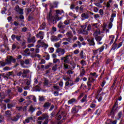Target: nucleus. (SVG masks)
I'll use <instances>...</instances> for the list:
<instances>
[{"instance_id": "38", "label": "nucleus", "mask_w": 124, "mask_h": 124, "mask_svg": "<svg viewBox=\"0 0 124 124\" xmlns=\"http://www.w3.org/2000/svg\"><path fill=\"white\" fill-rule=\"evenodd\" d=\"M45 28H46V24H45V23H42V24L40 26V30L41 31H42L43 30H44V29H45Z\"/></svg>"}, {"instance_id": "51", "label": "nucleus", "mask_w": 124, "mask_h": 124, "mask_svg": "<svg viewBox=\"0 0 124 124\" xmlns=\"http://www.w3.org/2000/svg\"><path fill=\"white\" fill-rule=\"evenodd\" d=\"M113 27V23L112 22H109L108 25V30L111 29V28Z\"/></svg>"}, {"instance_id": "42", "label": "nucleus", "mask_w": 124, "mask_h": 124, "mask_svg": "<svg viewBox=\"0 0 124 124\" xmlns=\"http://www.w3.org/2000/svg\"><path fill=\"white\" fill-rule=\"evenodd\" d=\"M60 63L61 62V61H60V59H58L57 58H55L53 59V63Z\"/></svg>"}, {"instance_id": "33", "label": "nucleus", "mask_w": 124, "mask_h": 124, "mask_svg": "<svg viewBox=\"0 0 124 124\" xmlns=\"http://www.w3.org/2000/svg\"><path fill=\"white\" fill-rule=\"evenodd\" d=\"M79 56L81 59H86V55L84 53V51L83 50L81 51Z\"/></svg>"}, {"instance_id": "16", "label": "nucleus", "mask_w": 124, "mask_h": 124, "mask_svg": "<svg viewBox=\"0 0 124 124\" xmlns=\"http://www.w3.org/2000/svg\"><path fill=\"white\" fill-rule=\"evenodd\" d=\"M105 93H102L101 94H100V95H96V98L98 99V101L99 102H100L101 101V100H102V96H103V95H105Z\"/></svg>"}, {"instance_id": "12", "label": "nucleus", "mask_w": 124, "mask_h": 124, "mask_svg": "<svg viewBox=\"0 0 124 124\" xmlns=\"http://www.w3.org/2000/svg\"><path fill=\"white\" fill-rule=\"evenodd\" d=\"M36 37L40 38V39H43L44 38V32L39 31L38 33L36 35Z\"/></svg>"}, {"instance_id": "43", "label": "nucleus", "mask_w": 124, "mask_h": 124, "mask_svg": "<svg viewBox=\"0 0 124 124\" xmlns=\"http://www.w3.org/2000/svg\"><path fill=\"white\" fill-rule=\"evenodd\" d=\"M20 64H21L22 67H24V68H26V67H27V66H26L25 65V61H22V60L20 61Z\"/></svg>"}, {"instance_id": "62", "label": "nucleus", "mask_w": 124, "mask_h": 124, "mask_svg": "<svg viewBox=\"0 0 124 124\" xmlns=\"http://www.w3.org/2000/svg\"><path fill=\"white\" fill-rule=\"evenodd\" d=\"M118 116L119 119H121V118H122V116H123V112L122 111L119 112L118 113Z\"/></svg>"}, {"instance_id": "45", "label": "nucleus", "mask_w": 124, "mask_h": 124, "mask_svg": "<svg viewBox=\"0 0 124 124\" xmlns=\"http://www.w3.org/2000/svg\"><path fill=\"white\" fill-rule=\"evenodd\" d=\"M54 46L56 48H60L61 47V43L60 42H57L54 44Z\"/></svg>"}, {"instance_id": "17", "label": "nucleus", "mask_w": 124, "mask_h": 124, "mask_svg": "<svg viewBox=\"0 0 124 124\" xmlns=\"http://www.w3.org/2000/svg\"><path fill=\"white\" fill-rule=\"evenodd\" d=\"M73 85H74V83H73V81L71 79H70L69 81H66L65 83V87H68V86L71 87Z\"/></svg>"}, {"instance_id": "7", "label": "nucleus", "mask_w": 124, "mask_h": 124, "mask_svg": "<svg viewBox=\"0 0 124 124\" xmlns=\"http://www.w3.org/2000/svg\"><path fill=\"white\" fill-rule=\"evenodd\" d=\"M66 36L67 37V41L70 44L72 43V37H73L72 32L71 31L67 32L66 33Z\"/></svg>"}, {"instance_id": "30", "label": "nucleus", "mask_w": 124, "mask_h": 124, "mask_svg": "<svg viewBox=\"0 0 124 124\" xmlns=\"http://www.w3.org/2000/svg\"><path fill=\"white\" fill-rule=\"evenodd\" d=\"M51 104L49 102H46L44 103L43 107L44 108H45V109H47L50 107V106H51Z\"/></svg>"}, {"instance_id": "34", "label": "nucleus", "mask_w": 124, "mask_h": 124, "mask_svg": "<svg viewBox=\"0 0 124 124\" xmlns=\"http://www.w3.org/2000/svg\"><path fill=\"white\" fill-rule=\"evenodd\" d=\"M80 64H81V68H84V66L85 65H87V62L86 61L83 60L80 61Z\"/></svg>"}, {"instance_id": "54", "label": "nucleus", "mask_w": 124, "mask_h": 124, "mask_svg": "<svg viewBox=\"0 0 124 124\" xmlns=\"http://www.w3.org/2000/svg\"><path fill=\"white\" fill-rule=\"evenodd\" d=\"M3 39H4L5 43H7V42H8V39H7L6 35H5L3 37Z\"/></svg>"}, {"instance_id": "1", "label": "nucleus", "mask_w": 124, "mask_h": 124, "mask_svg": "<svg viewBox=\"0 0 124 124\" xmlns=\"http://www.w3.org/2000/svg\"><path fill=\"white\" fill-rule=\"evenodd\" d=\"M57 16H52V10H50L49 14L47 16V19L49 22H53V24H56L57 20L59 21L62 19V17H59V15H62L63 13V11L62 10H55Z\"/></svg>"}, {"instance_id": "6", "label": "nucleus", "mask_w": 124, "mask_h": 124, "mask_svg": "<svg viewBox=\"0 0 124 124\" xmlns=\"http://www.w3.org/2000/svg\"><path fill=\"white\" fill-rule=\"evenodd\" d=\"M97 60L95 61V62L93 63V66L95 67H100L101 65V56H97Z\"/></svg>"}, {"instance_id": "23", "label": "nucleus", "mask_w": 124, "mask_h": 124, "mask_svg": "<svg viewBox=\"0 0 124 124\" xmlns=\"http://www.w3.org/2000/svg\"><path fill=\"white\" fill-rule=\"evenodd\" d=\"M32 120H33V118H32V117L31 116L30 117H28L27 119H25V121H23V124H29V123H30V121H32Z\"/></svg>"}, {"instance_id": "4", "label": "nucleus", "mask_w": 124, "mask_h": 124, "mask_svg": "<svg viewBox=\"0 0 124 124\" xmlns=\"http://www.w3.org/2000/svg\"><path fill=\"white\" fill-rule=\"evenodd\" d=\"M98 77V75L96 74V73H91L88 78V80L91 83H93L95 81H96V78Z\"/></svg>"}, {"instance_id": "26", "label": "nucleus", "mask_w": 124, "mask_h": 124, "mask_svg": "<svg viewBox=\"0 0 124 124\" xmlns=\"http://www.w3.org/2000/svg\"><path fill=\"white\" fill-rule=\"evenodd\" d=\"M86 26L84 27V29H82L81 31L83 33V34H89V31H88V27L87 28V30H86Z\"/></svg>"}, {"instance_id": "14", "label": "nucleus", "mask_w": 124, "mask_h": 124, "mask_svg": "<svg viewBox=\"0 0 124 124\" xmlns=\"http://www.w3.org/2000/svg\"><path fill=\"white\" fill-rule=\"evenodd\" d=\"M118 104H117V103H115L111 110V111L110 112L111 115H114V112H116V111H117V109H118Z\"/></svg>"}, {"instance_id": "27", "label": "nucleus", "mask_w": 124, "mask_h": 124, "mask_svg": "<svg viewBox=\"0 0 124 124\" xmlns=\"http://www.w3.org/2000/svg\"><path fill=\"white\" fill-rule=\"evenodd\" d=\"M81 17H83V19H89V17H90V15L89 13H83L81 15Z\"/></svg>"}, {"instance_id": "40", "label": "nucleus", "mask_w": 124, "mask_h": 124, "mask_svg": "<svg viewBox=\"0 0 124 124\" xmlns=\"http://www.w3.org/2000/svg\"><path fill=\"white\" fill-rule=\"evenodd\" d=\"M6 117H10L11 116V112L10 110H7L5 112Z\"/></svg>"}, {"instance_id": "2", "label": "nucleus", "mask_w": 124, "mask_h": 124, "mask_svg": "<svg viewBox=\"0 0 124 124\" xmlns=\"http://www.w3.org/2000/svg\"><path fill=\"white\" fill-rule=\"evenodd\" d=\"M5 62H6L0 61V65H1V66H5L6 64H11V62H16V59L10 56H9V57H7V59L5 60Z\"/></svg>"}, {"instance_id": "3", "label": "nucleus", "mask_w": 124, "mask_h": 124, "mask_svg": "<svg viewBox=\"0 0 124 124\" xmlns=\"http://www.w3.org/2000/svg\"><path fill=\"white\" fill-rule=\"evenodd\" d=\"M69 57H70V55H66L65 57L61 58V61H63V62H64L63 64V67L65 69H68V65L65 63H69V62L70 61L69 60Z\"/></svg>"}, {"instance_id": "8", "label": "nucleus", "mask_w": 124, "mask_h": 124, "mask_svg": "<svg viewBox=\"0 0 124 124\" xmlns=\"http://www.w3.org/2000/svg\"><path fill=\"white\" fill-rule=\"evenodd\" d=\"M123 45V42H120L119 44L114 42L112 46V48L110 49V51H115L116 49H119L120 47H122Z\"/></svg>"}, {"instance_id": "39", "label": "nucleus", "mask_w": 124, "mask_h": 124, "mask_svg": "<svg viewBox=\"0 0 124 124\" xmlns=\"http://www.w3.org/2000/svg\"><path fill=\"white\" fill-rule=\"evenodd\" d=\"M63 24L62 22H60L58 25V28H59V29H63L64 26L63 25Z\"/></svg>"}, {"instance_id": "57", "label": "nucleus", "mask_w": 124, "mask_h": 124, "mask_svg": "<svg viewBox=\"0 0 124 124\" xmlns=\"http://www.w3.org/2000/svg\"><path fill=\"white\" fill-rule=\"evenodd\" d=\"M91 83H92V82L91 81H89L88 80V81L87 82V85L90 90L91 89V87H92V84H91Z\"/></svg>"}, {"instance_id": "19", "label": "nucleus", "mask_w": 124, "mask_h": 124, "mask_svg": "<svg viewBox=\"0 0 124 124\" xmlns=\"http://www.w3.org/2000/svg\"><path fill=\"white\" fill-rule=\"evenodd\" d=\"M38 43L40 44H41L42 47L44 48V49H46V48H48V44H46L44 42H41V40H38Z\"/></svg>"}, {"instance_id": "28", "label": "nucleus", "mask_w": 124, "mask_h": 124, "mask_svg": "<svg viewBox=\"0 0 124 124\" xmlns=\"http://www.w3.org/2000/svg\"><path fill=\"white\" fill-rule=\"evenodd\" d=\"M28 42L29 43H34L35 42V37L33 36L31 38H28Z\"/></svg>"}, {"instance_id": "59", "label": "nucleus", "mask_w": 124, "mask_h": 124, "mask_svg": "<svg viewBox=\"0 0 124 124\" xmlns=\"http://www.w3.org/2000/svg\"><path fill=\"white\" fill-rule=\"evenodd\" d=\"M29 51H30V49L29 48H26L25 50H24V53L25 54H27V55H30V53H29Z\"/></svg>"}, {"instance_id": "60", "label": "nucleus", "mask_w": 124, "mask_h": 124, "mask_svg": "<svg viewBox=\"0 0 124 124\" xmlns=\"http://www.w3.org/2000/svg\"><path fill=\"white\" fill-rule=\"evenodd\" d=\"M79 10L81 12H83L84 11V5H81L79 7Z\"/></svg>"}, {"instance_id": "53", "label": "nucleus", "mask_w": 124, "mask_h": 124, "mask_svg": "<svg viewBox=\"0 0 124 124\" xmlns=\"http://www.w3.org/2000/svg\"><path fill=\"white\" fill-rule=\"evenodd\" d=\"M44 84L45 86H46V87L48 86V85L49 84V81H48V80L47 79H45L44 80Z\"/></svg>"}, {"instance_id": "44", "label": "nucleus", "mask_w": 124, "mask_h": 124, "mask_svg": "<svg viewBox=\"0 0 124 124\" xmlns=\"http://www.w3.org/2000/svg\"><path fill=\"white\" fill-rule=\"evenodd\" d=\"M39 101L42 102L45 100V98L43 96H39Z\"/></svg>"}, {"instance_id": "13", "label": "nucleus", "mask_w": 124, "mask_h": 124, "mask_svg": "<svg viewBox=\"0 0 124 124\" xmlns=\"http://www.w3.org/2000/svg\"><path fill=\"white\" fill-rule=\"evenodd\" d=\"M56 52L58 54H61V55H64V54L65 53V49H64L63 48H58L56 50Z\"/></svg>"}, {"instance_id": "41", "label": "nucleus", "mask_w": 124, "mask_h": 124, "mask_svg": "<svg viewBox=\"0 0 124 124\" xmlns=\"http://www.w3.org/2000/svg\"><path fill=\"white\" fill-rule=\"evenodd\" d=\"M72 112L73 114H76V113H78V110H77V108H73L72 109Z\"/></svg>"}, {"instance_id": "35", "label": "nucleus", "mask_w": 124, "mask_h": 124, "mask_svg": "<svg viewBox=\"0 0 124 124\" xmlns=\"http://www.w3.org/2000/svg\"><path fill=\"white\" fill-rule=\"evenodd\" d=\"M113 2V0H108V1L107 3V8H110L111 7V4Z\"/></svg>"}, {"instance_id": "25", "label": "nucleus", "mask_w": 124, "mask_h": 124, "mask_svg": "<svg viewBox=\"0 0 124 124\" xmlns=\"http://www.w3.org/2000/svg\"><path fill=\"white\" fill-rule=\"evenodd\" d=\"M99 34H100V30L99 29H96L93 34V36L96 37V36H98Z\"/></svg>"}, {"instance_id": "55", "label": "nucleus", "mask_w": 124, "mask_h": 124, "mask_svg": "<svg viewBox=\"0 0 124 124\" xmlns=\"http://www.w3.org/2000/svg\"><path fill=\"white\" fill-rule=\"evenodd\" d=\"M17 88L18 93H23V89L22 87H17Z\"/></svg>"}, {"instance_id": "5", "label": "nucleus", "mask_w": 124, "mask_h": 124, "mask_svg": "<svg viewBox=\"0 0 124 124\" xmlns=\"http://www.w3.org/2000/svg\"><path fill=\"white\" fill-rule=\"evenodd\" d=\"M98 29V27H97V23H92L91 24H89L87 26V31H94Z\"/></svg>"}, {"instance_id": "37", "label": "nucleus", "mask_w": 124, "mask_h": 124, "mask_svg": "<svg viewBox=\"0 0 124 124\" xmlns=\"http://www.w3.org/2000/svg\"><path fill=\"white\" fill-rule=\"evenodd\" d=\"M33 89L36 92H39L40 91V86H39V84L34 87Z\"/></svg>"}, {"instance_id": "50", "label": "nucleus", "mask_w": 124, "mask_h": 124, "mask_svg": "<svg viewBox=\"0 0 124 124\" xmlns=\"http://www.w3.org/2000/svg\"><path fill=\"white\" fill-rule=\"evenodd\" d=\"M58 69V65L55 64L54 66L52 67V70L53 71H57V70Z\"/></svg>"}, {"instance_id": "31", "label": "nucleus", "mask_w": 124, "mask_h": 124, "mask_svg": "<svg viewBox=\"0 0 124 124\" xmlns=\"http://www.w3.org/2000/svg\"><path fill=\"white\" fill-rule=\"evenodd\" d=\"M51 40L53 42H56L57 41H59V38H58V37H57L56 36H51Z\"/></svg>"}, {"instance_id": "32", "label": "nucleus", "mask_w": 124, "mask_h": 124, "mask_svg": "<svg viewBox=\"0 0 124 124\" xmlns=\"http://www.w3.org/2000/svg\"><path fill=\"white\" fill-rule=\"evenodd\" d=\"M12 73H13V72H8L5 75L3 76V78H7V79H8V77H9V76H11V75H12Z\"/></svg>"}, {"instance_id": "46", "label": "nucleus", "mask_w": 124, "mask_h": 124, "mask_svg": "<svg viewBox=\"0 0 124 124\" xmlns=\"http://www.w3.org/2000/svg\"><path fill=\"white\" fill-rule=\"evenodd\" d=\"M107 24L104 23L102 26L103 31H105V30L107 29Z\"/></svg>"}, {"instance_id": "18", "label": "nucleus", "mask_w": 124, "mask_h": 124, "mask_svg": "<svg viewBox=\"0 0 124 124\" xmlns=\"http://www.w3.org/2000/svg\"><path fill=\"white\" fill-rule=\"evenodd\" d=\"M21 117H22V115L17 114L16 117L15 116L13 118H11V120L12 121H13V122H17V121H18V120H19V119H20V118H21Z\"/></svg>"}, {"instance_id": "48", "label": "nucleus", "mask_w": 124, "mask_h": 124, "mask_svg": "<svg viewBox=\"0 0 124 124\" xmlns=\"http://www.w3.org/2000/svg\"><path fill=\"white\" fill-rule=\"evenodd\" d=\"M35 109L33 108L32 107H30L29 108V112H31V113H33L34 112Z\"/></svg>"}, {"instance_id": "49", "label": "nucleus", "mask_w": 124, "mask_h": 124, "mask_svg": "<svg viewBox=\"0 0 124 124\" xmlns=\"http://www.w3.org/2000/svg\"><path fill=\"white\" fill-rule=\"evenodd\" d=\"M31 62V60L30 59H26L24 61L25 64L28 65V64H30V62Z\"/></svg>"}, {"instance_id": "11", "label": "nucleus", "mask_w": 124, "mask_h": 124, "mask_svg": "<svg viewBox=\"0 0 124 124\" xmlns=\"http://www.w3.org/2000/svg\"><path fill=\"white\" fill-rule=\"evenodd\" d=\"M95 39L96 41H97L98 45H101V44H102V42H101V40H102V37L97 36L96 37H95Z\"/></svg>"}, {"instance_id": "21", "label": "nucleus", "mask_w": 124, "mask_h": 124, "mask_svg": "<svg viewBox=\"0 0 124 124\" xmlns=\"http://www.w3.org/2000/svg\"><path fill=\"white\" fill-rule=\"evenodd\" d=\"M109 45H112L114 43V40H115V36L111 35L109 36Z\"/></svg>"}, {"instance_id": "61", "label": "nucleus", "mask_w": 124, "mask_h": 124, "mask_svg": "<svg viewBox=\"0 0 124 124\" xmlns=\"http://www.w3.org/2000/svg\"><path fill=\"white\" fill-rule=\"evenodd\" d=\"M6 93H7V94H8L9 96H10V95L12 94L11 90H10V89L7 90Z\"/></svg>"}, {"instance_id": "22", "label": "nucleus", "mask_w": 124, "mask_h": 124, "mask_svg": "<svg viewBox=\"0 0 124 124\" xmlns=\"http://www.w3.org/2000/svg\"><path fill=\"white\" fill-rule=\"evenodd\" d=\"M75 102H77V100H76L75 98H73L68 101V104L69 105H70L71 104H73L74 103H75Z\"/></svg>"}, {"instance_id": "15", "label": "nucleus", "mask_w": 124, "mask_h": 124, "mask_svg": "<svg viewBox=\"0 0 124 124\" xmlns=\"http://www.w3.org/2000/svg\"><path fill=\"white\" fill-rule=\"evenodd\" d=\"M87 41L88 42L90 46H94V45H95V43H94V38L88 39Z\"/></svg>"}, {"instance_id": "56", "label": "nucleus", "mask_w": 124, "mask_h": 124, "mask_svg": "<svg viewBox=\"0 0 124 124\" xmlns=\"http://www.w3.org/2000/svg\"><path fill=\"white\" fill-rule=\"evenodd\" d=\"M99 9L96 7H93V11L95 13H97L98 12Z\"/></svg>"}, {"instance_id": "9", "label": "nucleus", "mask_w": 124, "mask_h": 124, "mask_svg": "<svg viewBox=\"0 0 124 124\" xmlns=\"http://www.w3.org/2000/svg\"><path fill=\"white\" fill-rule=\"evenodd\" d=\"M104 49H105V46H102L101 47L97 50H93V55L96 56V55H97L98 54H100L103 51V50H104Z\"/></svg>"}, {"instance_id": "10", "label": "nucleus", "mask_w": 124, "mask_h": 124, "mask_svg": "<svg viewBox=\"0 0 124 124\" xmlns=\"http://www.w3.org/2000/svg\"><path fill=\"white\" fill-rule=\"evenodd\" d=\"M16 11L17 13H19V14H24V9L20 8V7L18 5L16 6Z\"/></svg>"}, {"instance_id": "58", "label": "nucleus", "mask_w": 124, "mask_h": 124, "mask_svg": "<svg viewBox=\"0 0 124 124\" xmlns=\"http://www.w3.org/2000/svg\"><path fill=\"white\" fill-rule=\"evenodd\" d=\"M59 2H58V1H54L53 2V5H54L55 8H58V4Z\"/></svg>"}, {"instance_id": "24", "label": "nucleus", "mask_w": 124, "mask_h": 124, "mask_svg": "<svg viewBox=\"0 0 124 124\" xmlns=\"http://www.w3.org/2000/svg\"><path fill=\"white\" fill-rule=\"evenodd\" d=\"M63 114H64V113L63 112H59L56 116V119L57 120H61V119H62V116H63Z\"/></svg>"}, {"instance_id": "20", "label": "nucleus", "mask_w": 124, "mask_h": 124, "mask_svg": "<svg viewBox=\"0 0 124 124\" xmlns=\"http://www.w3.org/2000/svg\"><path fill=\"white\" fill-rule=\"evenodd\" d=\"M30 72L29 70H23V73H22V78H26L27 76L28 73Z\"/></svg>"}, {"instance_id": "29", "label": "nucleus", "mask_w": 124, "mask_h": 124, "mask_svg": "<svg viewBox=\"0 0 124 124\" xmlns=\"http://www.w3.org/2000/svg\"><path fill=\"white\" fill-rule=\"evenodd\" d=\"M31 98L34 102H36V97H35V96L31 95L27 97V99H31Z\"/></svg>"}, {"instance_id": "63", "label": "nucleus", "mask_w": 124, "mask_h": 124, "mask_svg": "<svg viewBox=\"0 0 124 124\" xmlns=\"http://www.w3.org/2000/svg\"><path fill=\"white\" fill-rule=\"evenodd\" d=\"M70 23V21L69 20H65L64 21V25H69V23Z\"/></svg>"}, {"instance_id": "64", "label": "nucleus", "mask_w": 124, "mask_h": 124, "mask_svg": "<svg viewBox=\"0 0 124 124\" xmlns=\"http://www.w3.org/2000/svg\"><path fill=\"white\" fill-rule=\"evenodd\" d=\"M94 5H95V6H97V7H101V6L100 5V3H94Z\"/></svg>"}, {"instance_id": "52", "label": "nucleus", "mask_w": 124, "mask_h": 124, "mask_svg": "<svg viewBox=\"0 0 124 124\" xmlns=\"http://www.w3.org/2000/svg\"><path fill=\"white\" fill-rule=\"evenodd\" d=\"M87 96L85 95L81 100V102H86L87 100Z\"/></svg>"}, {"instance_id": "47", "label": "nucleus", "mask_w": 124, "mask_h": 124, "mask_svg": "<svg viewBox=\"0 0 124 124\" xmlns=\"http://www.w3.org/2000/svg\"><path fill=\"white\" fill-rule=\"evenodd\" d=\"M63 79L64 80V81H67V82H68L70 80V78L68 77H63Z\"/></svg>"}, {"instance_id": "36", "label": "nucleus", "mask_w": 124, "mask_h": 124, "mask_svg": "<svg viewBox=\"0 0 124 124\" xmlns=\"http://www.w3.org/2000/svg\"><path fill=\"white\" fill-rule=\"evenodd\" d=\"M42 117H43V119L44 120H45V119H46L45 121H46V120H47L48 123H49V121L48 120V118H49V116H48L47 114H42Z\"/></svg>"}]
</instances>
